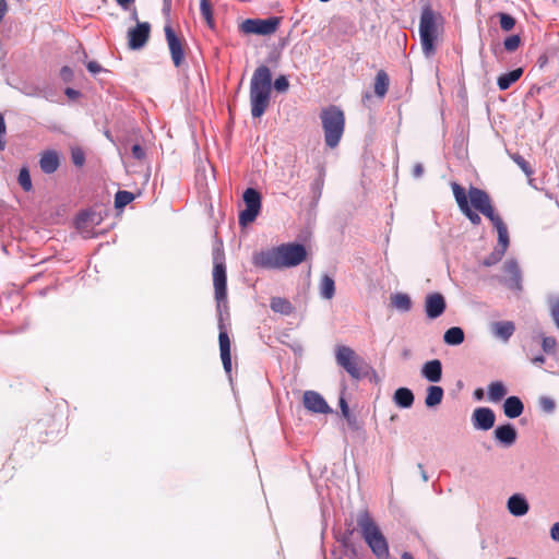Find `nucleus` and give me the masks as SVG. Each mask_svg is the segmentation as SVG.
<instances>
[{"label": "nucleus", "mask_w": 559, "mask_h": 559, "mask_svg": "<svg viewBox=\"0 0 559 559\" xmlns=\"http://www.w3.org/2000/svg\"><path fill=\"white\" fill-rule=\"evenodd\" d=\"M491 331L497 337L508 341L513 335L515 326L512 321H499L492 323Z\"/></svg>", "instance_id": "obj_23"}, {"label": "nucleus", "mask_w": 559, "mask_h": 559, "mask_svg": "<svg viewBox=\"0 0 559 559\" xmlns=\"http://www.w3.org/2000/svg\"><path fill=\"white\" fill-rule=\"evenodd\" d=\"M507 394V389L501 381L491 382L488 386V397L491 402L501 401Z\"/></svg>", "instance_id": "obj_33"}, {"label": "nucleus", "mask_w": 559, "mask_h": 559, "mask_svg": "<svg viewBox=\"0 0 559 559\" xmlns=\"http://www.w3.org/2000/svg\"><path fill=\"white\" fill-rule=\"evenodd\" d=\"M472 420L476 429L489 430L495 425L496 416L491 408L478 407L473 412Z\"/></svg>", "instance_id": "obj_17"}, {"label": "nucleus", "mask_w": 559, "mask_h": 559, "mask_svg": "<svg viewBox=\"0 0 559 559\" xmlns=\"http://www.w3.org/2000/svg\"><path fill=\"white\" fill-rule=\"evenodd\" d=\"M135 199L132 192L119 190L115 195V207L118 210L123 209Z\"/></svg>", "instance_id": "obj_34"}, {"label": "nucleus", "mask_w": 559, "mask_h": 559, "mask_svg": "<svg viewBox=\"0 0 559 559\" xmlns=\"http://www.w3.org/2000/svg\"><path fill=\"white\" fill-rule=\"evenodd\" d=\"M272 93V73L269 67L259 66L250 82V105L253 118H260L269 108Z\"/></svg>", "instance_id": "obj_3"}, {"label": "nucleus", "mask_w": 559, "mask_h": 559, "mask_svg": "<svg viewBox=\"0 0 559 559\" xmlns=\"http://www.w3.org/2000/svg\"><path fill=\"white\" fill-rule=\"evenodd\" d=\"M87 218V215L86 214H81L78 218V226L81 225L82 222H85Z\"/></svg>", "instance_id": "obj_59"}, {"label": "nucleus", "mask_w": 559, "mask_h": 559, "mask_svg": "<svg viewBox=\"0 0 559 559\" xmlns=\"http://www.w3.org/2000/svg\"><path fill=\"white\" fill-rule=\"evenodd\" d=\"M19 185L26 192L31 191L33 188L31 175L27 167H22L20 169V174L17 177Z\"/></svg>", "instance_id": "obj_36"}, {"label": "nucleus", "mask_w": 559, "mask_h": 559, "mask_svg": "<svg viewBox=\"0 0 559 559\" xmlns=\"http://www.w3.org/2000/svg\"><path fill=\"white\" fill-rule=\"evenodd\" d=\"M550 314L555 324L559 329V299L552 300L550 302Z\"/></svg>", "instance_id": "obj_44"}, {"label": "nucleus", "mask_w": 559, "mask_h": 559, "mask_svg": "<svg viewBox=\"0 0 559 559\" xmlns=\"http://www.w3.org/2000/svg\"><path fill=\"white\" fill-rule=\"evenodd\" d=\"M493 433L495 438L506 447L512 445L518 436L515 428L511 424L497 427Z\"/></svg>", "instance_id": "obj_20"}, {"label": "nucleus", "mask_w": 559, "mask_h": 559, "mask_svg": "<svg viewBox=\"0 0 559 559\" xmlns=\"http://www.w3.org/2000/svg\"><path fill=\"white\" fill-rule=\"evenodd\" d=\"M116 1H117V3H118L121 8H123V9H128V8H129V5H130L131 3H133L135 0H116Z\"/></svg>", "instance_id": "obj_55"}, {"label": "nucleus", "mask_w": 559, "mask_h": 559, "mask_svg": "<svg viewBox=\"0 0 559 559\" xmlns=\"http://www.w3.org/2000/svg\"><path fill=\"white\" fill-rule=\"evenodd\" d=\"M451 188L460 211L473 225H479L481 223V218L477 212L472 210L474 206L471 202L468 191L466 192L465 189L456 182H452Z\"/></svg>", "instance_id": "obj_11"}, {"label": "nucleus", "mask_w": 559, "mask_h": 559, "mask_svg": "<svg viewBox=\"0 0 559 559\" xmlns=\"http://www.w3.org/2000/svg\"><path fill=\"white\" fill-rule=\"evenodd\" d=\"M201 14L210 27L214 26L213 10L210 0H200Z\"/></svg>", "instance_id": "obj_35"}, {"label": "nucleus", "mask_w": 559, "mask_h": 559, "mask_svg": "<svg viewBox=\"0 0 559 559\" xmlns=\"http://www.w3.org/2000/svg\"><path fill=\"white\" fill-rule=\"evenodd\" d=\"M218 343H219V352H221V359L223 362L224 370L227 374L230 376L231 372V356H230V340L225 330H223V326L221 325V331L218 335Z\"/></svg>", "instance_id": "obj_18"}, {"label": "nucleus", "mask_w": 559, "mask_h": 559, "mask_svg": "<svg viewBox=\"0 0 559 559\" xmlns=\"http://www.w3.org/2000/svg\"><path fill=\"white\" fill-rule=\"evenodd\" d=\"M557 341L555 337L552 336H543L542 338V348L544 350V353L550 355V354H555L556 350H557Z\"/></svg>", "instance_id": "obj_38"}, {"label": "nucleus", "mask_w": 559, "mask_h": 559, "mask_svg": "<svg viewBox=\"0 0 559 559\" xmlns=\"http://www.w3.org/2000/svg\"><path fill=\"white\" fill-rule=\"evenodd\" d=\"M164 32L173 63L176 68H180L186 60V41L182 37L177 36L169 22L165 24Z\"/></svg>", "instance_id": "obj_10"}, {"label": "nucleus", "mask_w": 559, "mask_h": 559, "mask_svg": "<svg viewBox=\"0 0 559 559\" xmlns=\"http://www.w3.org/2000/svg\"><path fill=\"white\" fill-rule=\"evenodd\" d=\"M132 155L134 158L141 160L145 157V152L143 147L139 144H134L131 148Z\"/></svg>", "instance_id": "obj_46"}, {"label": "nucleus", "mask_w": 559, "mask_h": 559, "mask_svg": "<svg viewBox=\"0 0 559 559\" xmlns=\"http://www.w3.org/2000/svg\"><path fill=\"white\" fill-rule=\"evenodd\" d=\"M60 76L62 78L63 81L70 82L73 78V71L69 67L64 66L60 70Z\"/></svg>", "instance_id": "obj_48"}, {"label": "nucleus", "mask_w": 559, "mask_h": 559, "mask_svg": "<svg viewBox=\"0 0 559 559\" xmlns=\"http://www.w3.org/2000/svg\"><path fill=\"white\" fill-rule=\"evenodd\" d=\"M304 406L312 413L328 414L331 413V408L325 400L318 392L306 391L302 397Z\"/></svg>", "instance_id": "obj_15"}, {"label": "nucleus", "mask_w": 559, "mask_h": 559, "mask_svg": "<svg viewBox=\"0 0 559 559\" xmlns=\"http://www.w3.org/2000/svg\"><path fill=\"white\" fill-rule=\"evenodd\" d=\"M39 166L45 174H53L60 166L58 153L52 150L43 152L39 159Z\"/></svg>", "instance_id": "obj_19"}, {"label": "nucleus", "mask_w": 559, "mask_h": 559, "mask_svg": "<svg viewBox=\"0 0 559 559\" xmlns=\"http://www.w3.org/2000/svg\"><path fill=\"white\" fill-rule=\"evenodd\" d=\"M539 403H540L542 408L546 412H552L555 408L554 401L548 397H542Z\"/></svg>", "instance_id": "obj_47"}, {"label": "nucleus", "mask_w": 559, "mask_h": 559, "mask_svg": "<svg viewBox=\"0 0 559 559\" xmlns=\"http://www.w3.org/2000/svg\"><path fill=\"white\" fill-rule=\"evenodd\" d=\"M8 11V3L5 0H0V22L4 17L5 13Z\"/></svg>", "instance_id": "obj_54"}, {"label": "nucleus", "mask_w": 559, "mask_h": 559, "mask_svg": "<svg viewBox=\"0 0 559 559\" xmlns=\"http://www.w3.org/2000/svg\"><path fill=\"white\" fill-rule=\"evenodd\" d=\"M503 46L507 51L513 52L521 46V37L519 35H511L504 39Z\"/></svg>", "instance_id": "obj_40"}, {"label": "nucleus", "mask_w": 559, "mask_h": 559, "mask_svg": "<svg viewBox=\"0 0 559 559\" xmlns=\"http://www.w3.org/2000/svg\"><path fill=\"white\" fill-rule=\"evenodd\" d=\"M224 252L217 248L213 252V286L217 306L227 299V274Z\"/></svg>", "instance_id": "obj_7"}, {"label": "nucleus", "mask_w": 559, "mask_h": 559, "mask_svg": "<svg viewBox=\"0 0 559 559\" xmlns=\"http://www.w3.org/2000/svg\"><path fill=\"white\" fill-rule=\"evenodd\" d=\"M421 374L430 382H439L442 377V364L439 359H432L424 364Z\"/></svg>", "instance_id": "obj_21"}, {"label": "nucleus", "mask_w": 559, "mask_h": 559, "mask_svg": "<svg viewBox=\"0 0 559 559\" xmlns=\"http://www.w3.org/2000/svg\"><path fill=\"white\" fill-rule=\"evenodd\" d=\"M508 509L511 514L515 516H521L527 513L528 503L521 496L514 495L508 500Z\"/></svg>", "instance_id": "obj_24"}, {"label": "nucleus", "mask_w": 559, "mask_h": 559, "mask_svg": "<svg viewBox=\"0 0 559 559\" xmlns=\"http://www.w3.org/2000/svg\"><path fill=\"white\" fill-rule=\"evenodd\" d=\"M335 359L338 366L344 368L353 379L361 378V358L353 348L346 345H338L335 349Z\"/></svg>", "instance_id": "obj_8"}, {"label": "nucleus", "mask_w": 559, "mask_h": 559, "mask_svg": "<svg viewBox=\"0 0 559 559\" xmlns=\"http://www.w3.org/2000/svg\"><path fill=\"white\" fill-rule=\"evenodd\" d=\"M151 36V24L148 22H138L134 27L129 28L127 33L128 47L131 50L143 48Z\"/></svg>", "instance_id": "obj_13"}, {"label": "nucleus", "mask_w": 559, "mask_h": 559, "mask_svg": "<svg viewBox=\"0 0 559 559\" xmlns=\"http://www.w3.org/2000/svg\"><path fill=\"white\" fill-rule=\"evenodd\" d=\"M424 174V167L421 164H415L414 167H413V176L415 178H419L421 177V175Z\"/></svg>", "instance_id": "obj_52"}, {"label": "nucleus", "mask_w": 559, "mask_h": 559, "mask_svg": "<svg viewBox=\"0 0 559 559\" xmlns=\"http://www.w3.org/2000/svg\"><path fill=\"white\" fill-rule=\"evenodd\" d=\"M131 17H132V20H134L136 23L139 22V17H138V11H136V9H134V10L132 11Z\"/></svg>", "instance_id": "obj_61"}, {"label": "nucleus", "mask_w": 559, "mask_h": 559, "mask_svg": "<svg viewBox=\"0 0 559 559\" xmlns=\"http://www.w3.org/2000/svg\"><path fill=\"white\" fill-rule=\"evenodd\" d=\"M243 202L246 209L239 213V225L247 226L254 222L261 210V194L253 188H248L243 192Z\"/></svg>", "instance_id": "obj_9"}, {"label": "nucleus", "mask_w": 559, "mask_h": 559, "mask_svg": "<svg viewBox=\"0 0 559 559\" xmlns=\"http://www.w3.org/2000/svg\"><path fill=\"white\" fill-rule=\"evenodd\" d=\"M87 70L93 73V74H96L98 72L102 71V67L100 64H98L96 61H90L87 64Z\"/></svg>", "instance_id": "obj_50"}, {"label": "nucleus", "mask_w": 559, "mask_h": 559, "mask_svg": "<svg viewBox=\"0 0 559 559\" xmlns=\"http://www.w3.org/2000/svg\"><path fill=\"white\" fill-rule=\"evenodd\" d=\"M273 86L276 92L285 93L289 88L288 79L285 75H280L275 79Z\"/></svg>", "instance_id": "obj_41"}, {"label": "nucleus", "mask_w": 559, "mask_h": 559, "mask_svg": "<svg viewBox=\"0 0 559 559\" xmlns=\"http://www.w3.org/2000/svg\"><path fill=\"white\" fill-rule=\"evenodd\" d=\"M357 525L364 540L377 559H389L390 551L388 540L368 512L365 511L358 514Z\"/></svg>", "instance_id": "obj_4"}, {"label": "nucleus", "mask_w": 559, "mask_h": 559, "mask_svg": "<svg viewBox=\"0 0 559 559\" xmlns=\"http://www.w3.org/2000/svg\"><path fill=\"white\" fill-rule=\"evenodd\" d=\"M320 120L326 146L335 148L340 144L345 131L344 111L335 105H330L321 109Z\"/></svg>", "instance_id": "obj_5"}, {"label": "nucleus", "mask_w": 559, "mask_h": 559, "mask_svg": "<svg viewBox=\"0 0 559 559\" xmlns=\"http://www.w3.org/2000/svg\"><path fill=\"white\" fill-rule=\"evenodd\" d=\"M504 277L502 283L514 292H522V273L518 262L513 259L507 260L503 264Z\"/></svg>", "instance_id": "obj_14"}, {"label": "nucleus", "mask_w": 559, "mask_h": 559, "mask_svg": "<svg viewBox=\"0 0 559 559\" xmlns=\"http://www.w3.org/2000/svg\"><path fill=\"white\" fill-rule=\"evenodd\" d=\"M443 389L438 385H431L427 390V395L425 399V404L427 407H433L439 405L443 399Z\"/></svg>", "instance_id": "obj_29"}, {"label": "nucleus", "mask_w": 559, "mask_h": 559, "mask_svg": "<svg viewBox=\"0 0 559 559\" xmlns=\"http://www.w3.org/2000/svg\"><path fill=\"white\" fill-rule=\"evenodd\" d=\"M523 74V69L518 68L508 73H504L498 78L497 84L501 91L508 90L513 83H515Z\"/></svg>", "instance_id": "obj_26"}, {"label": "nucleus", "mask_w": 559, "mask_h": 559, "mask_svg": "<svg viewBox=\"0 0 559 559\" xmlns=\"http://www.w3.org/2000/svg\"><path fill=\"white\" fill-rule=\"evenodd\" d=\"M71 159L75 166L81 167L85 163V154L79 147L73 148L71 152Z\"/></svg>", "instance_id": "obj_42"}, {"label": "nucleus", "mask_w": 559, "mask_h": 559, "mask_svg": "<svg viewBox=\"0 0 559 559\" xmlns=\"http://www.w3.org/2000/svg\"><path fill=\"white\" fill-rule=\"evenodd\" d=\"M440 21L441 16L430 8L423 10L419 21V35L421 49L426 57H431L436 53Z\"/></svg>", "instance_id": "obj_6"}, {"label": "nucleus", "mask_w": 559, "mask_h": 559, "mask_svg": "<svg viewBox=\"0 0 559 559\" xmlns=\"http://www.w3.org/2000/svg\"><path fill=\"white\" fill-rule=\"evenodd\" d=\"M278 25V17L248 19L242 22L241 31L246 34L271 35L277 31Z\"/></svg>", "instance_id": "obj_12"}, {"label": "nucleus", "mask_w": 559, "mask_h": 559, "mask_svg": "<svg viewBox=\"0 0 559 559\" xmlns=\"http://www.w3.org/2000/svg\"><path fill=\"white\" fill-rule=\"evenodd\" d=\"M550 536L554 540L559 542V522H556L550 528Z\"/></svg>", "instance_id": "obj_51"}, {"label": "nucleus", "mask_w": 559, "mask_h": 559, "mask_svg": "<svg viewBox=\"0 0 559 559\" xmlns=\"http://www.w3.org/2000/svg\"><path fill=\"white\" fill-rule=\"evenodd\" d=\"M391 304L401 311H409L412 308V299L407 294L397 293L391 296Z\"/></svg>", "instance_id": "obj_32"}, {"label": "nucleus", "mask_w": 559, "mask_h": 559, "mask_svg": "<svg viewBox=\"0 0 559 559\" xmlns=\"http://www.w3.org/2000/svg\"><path fill=\"white\" fill-rule=\"evenodd\" d=\"M512 159L524 171V174L527 177H531L533 175V173H534L533 168L531 167L530 163L527 160H525V158L523 156H521L520 154H514L512 156Z\"/></svg>", "instance_id": "obj_39"}, {"label": "nucleus", "mask_w": 559, "mask_h": 559, "mask_svg": "<svg viewBox=\"0 0 559 559\" xmlns=\"http://www.w3.org/2000/svg\"><path fill=\"white\" fill-rule=\"evenodd\" d=\"M474 396H475L477 400H481V399H483V396H484V391H483V389H477V390H475V392H474Z\"/></svg>", "instance_id": "obj_58"}, {"label": "nucleus", "mask_w": 559, "mask_h": 559, "mask_svg": "<svg viewBox=\"0 0 559 559\" xmlns=\"http://www.w3.org/2000/svg\"><path fill=\"white\" fill-rule=\"evenodd\" d=\"M500 27L504 32L511 31L515 26V19L508 13H499Z\"/></svg>", "instance_id": "obj_37"}, {"label": "nucleus", "mask_w": 559, "mask_h": 559, "mask_svg": "<svg viewBox=\"0 0 559 559\" xmlns=\"http://www.w3.org/2000/svg\"><path fill=\"white\" fill-rule=\"evenodd\" d=\"M524 405L518 396H509L503 403V413L508 418H516L522 415Z\"/></svg>", "instance_id": "obj_22"}, {"label": "nucleus", "mask_w": 559, "mask_h": 559, "mask_svg": "<svg viewBox=\"0 0 559 559\" xmlns=\"http://www.w3.org/2000/svg\"><path fill=\"white\" fill-rule=\"evenodd\" d=\"M170 8H171V0H164L163 12L167 17H169V15H170Z\"/></svg>", "instance_id": "obj_53"}, {"label": "nucleus", "mask_w": 559, "mask_h": 559, "mask_svg": "<svg viewBox=\"0 0 559 559\" xmlns=\"http://www.w3.org/2000/svg\"><path fill=\"white\" fill-rule=\"evenodd\" d=\"M393 400L397 406L408 408L414 403V394L407 388H400L395 391Z\"/></svg>", "instance_id": "obj_27"}, {"label": "nucleus", "mask_w": 559, "mask_h": 559, "mask_svg": "<svg viewBox=\"0 0 559 559\" xmlns=\"http://www.w3.org/2000/svg\"><path fill=\"white\" fill-rule=\"evenodd\" d=\"M306 258L307 251L304 245L289 242L255 252L252 255V263L261 269L282 270L297 266Z\"/></svg>", "instance_id": "obj_1"}, {"label": "nucleus", "mask_w": 559, "mask_h": 559, "mask_svg": "<svg viewBox=\"0 0 559 559\" xmlns=\"http://www.w3.org/2000/svg\"><path fill=\"white\" fill-rule=\"evenodd\" d=\"M443 341L448 345H460L464 342V331L459 326H452L445 331Z\"/></svg>", "instance_id": "obj_30"}, {"label": "nucleus", "mask_w": 559, "mask_h": 559, "mask_svg": "<svg viewBox=\"0 0 559 559\" xmlns=\"http://www.w3.org/2000/svg\"><path fill=\"white\" fill-rule=\"evenodd\" d=\"M320 295L325 298V299H332L334 297V294H335V283H334V280L324 274L322 277H321V281H320Z\"/></svg>", "instance_id": "obj_31"}, {"label": "nucleus", "mask_w": 559, "mask_h": 559, "mask_svg": "<svg viewBox=\"0 0 559 559\" xmlns=\"http://www.w3.org/2000/svg\"><path fill=\"white\" fill-rule=\"evenodd\" d=\"M447 304L442 294L432 293L425 299V312L429 319L439 318L445 310Z\"/></svg>", "instance_id": "obj_16"}, {"label": "nucleus", "mask_w": 559, "mask_h": 559, "mask_svg": "<svg viewBox=\"0 0 559 559\" xmlns=\"http://www.w3.org/2000/svg\"><path fill=\"white\" fill-rule=\"evenodd\" d=\"M340 406H341L342 415L347 420H349L350 419L349 408H348V405H347L346 401L343 397H341V400H340Z\"/></svg>", "instance_id": "obj_49"}, {"label": "nucleus", "mask_w": 559, "mask_h": 559, "mask_svg": "<svg viewBox=\"0 0 559 559\" xmlns=\"http://www.w3.org/2000/svg\"><path fill=\"white\" fill-rule=\"evenodd\" d=\"M503 255H504V253L502 252V250L495 249L493 252L488 258H486L484 260V265H486V266L493 265L497 262H499Z\"/></svg>", "instance_id": "obj_43"}, {"label": "nucleus", "mask_w": 559, "mask_h": 559, "mask_svg": "<svg viewBox=\"0 0 559 559\" xmlns=\"http://www.w3.org/2000/svg\"><path fill=\"white\" fill-rule=\"evenodd\" d=\"M401 559H414L413 555L405 551L402 554Z\"/></svg>", "instance_id": "obj_60"}, {"label": "nucleus", "mask_w": 559, "mask_h": 559, "mask_svg": "<svg viewBox=\"0 0 559 559\" xmlns=\"http://www.w3.org/2000/svg\"><path fill=\"white\" fill-rule=\"evenodd\" d=\"M270 307L274 312H278L282 314H290L294 311V307L292 302L282 297H273L271 298Z\"/></svg>", "instance_id": "obj_28"}, {"label": "nucleus", "mask_w": 559, "mask_h": 559, "mask_svg": "<svg viewBox=\"0 0 559 559\" xmlns=\"http://www.w3.org/2000/svg\"><path fill=\"white\" fill-rule=\"evenodd\" d=\"M531 361L535 365H542L545 362V357L542 355L535 356L531 358Z\"/></svg>", "instance_id": "obj_56"}, {"label": "nucleus", "mask_w": 559, "mask_h": 559, "mask_svg": "<svg viewBox=\"0 0 559 559\" xmlns=\"http://www.w3.org/2000/svg\"><path fill=\"white\" fill-rule=\"evenodd\" d=\"M5 130H7V128H5L4 118H3V115L0 114V151H3L5 147V141L3 140Z\"/></svg>", "instance_id": "obj_45"}, {"label": "nucleus", "mask_w": 559, "mask_h": 559, "mask_svg": "<svg viewBox=\"0 0 559 559\" xmlns=\"http://www.w3.org/2000/svg\"><path fill=\"white\" fill-rule=\"evenodd\" d=\"M468 195L474 209L486 216L498 233V245L495 249L502 250L506 253L510 243L508 227L501 216L496 213L489 194L483 189L471 186Z\"/></svg>", "instance_id": "obj_2"}, {"label": "nucleus", "mask_w": 559, "mask_h": 559, "mask_svg": "<svg viewBox=\"0 0 559 559\" xmlns=\"http://www.w3.org/2000/svg\"><path fill=\"white\" fill-rule=\"evenodd\" d=\"M66 95L69 96L70 98H74L79 95V92L69 87L66 90Z\"/></svg>", "instance_id": "obj_57"}, {"label": "nucleus", "mask_w": 559, "mask_h": 559, "mask_svg": "<svg viewBox=\"0 0 559 559\" xmlns=\"http://www.w3.org/2000/svg\"><path fill=\"white\" fill-rule=\"evenodd\" d=\"M389 85H390V79H389L388 73L384 70H379L374 78V84H373L374 94L379 98H383L385 96V94L388 93Z\"/></svg>", "instance_id": "obj_25"}]
</instances>
